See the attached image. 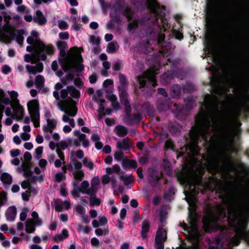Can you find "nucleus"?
<instances>
[{
	"mask_svg": "<svg viewBox=\"0 0 249 249\" xmlns=\"http://www.w3.org/2000/svg\"><path fill=\"white\" fill-rule=\"evenodd\" d=\"M6 95L2 89H0V104L10 105L13 109V118L17 121L23 120L24 109L20 104L18 99V93L15 90H8Z\"/></svg>",
	"mask_w": 249,
	"mask_h": 249,
	"instance_id": "obj_6",
	"label": "nucleus"
},
{
	"mask_svg": "<svg viewBox=\"0 0 249 249\" xmlns=\"http://www.w3.org/2000/svg\"><path fill=\"white\" fill-rule=\"evenodd\" d=\"M7 200V195L6 192L2 191L0 193V206L3 205Z\"/></svg>",
	"mask_w": 249,
	"mask_h": 249,
	"instance_id": "obj_52",
	"label": "nucleus"
},
{
	"mask_svg": "<svg viewBox=\"0 0 249 249\" xmlns=\"http://www.w3.org/2000/svg\"><path fill=\"white\" fill-rule=\"evenodd\" d=\"M78 191L79 192L87 195H93L92 192L91 191L90 187H89V182L86 180L81 182L78 188Z\"/></svg>",
	"mask_w": 249,
	"mask_h": 249,
	"instance_id": "obj_19",
	"label": "nucleus"
},
{
	"mask_svg": "<svg viewBox=\"0 0 249 249\" xmlns=\"http://www.w3.org/2000/svg\"><path fill=\"white\" fill-rule=\"evenodd\" d=\"M120 99L122 104H124L125 107V111L127 114L130 113L131 107L129 103L127 98V93L123 89H120Z\"/></svg>",
	"mask_w": 249,
	"mask_h": 249,
	"instance_id": "obj_18",
	"label": "nucleus"
},
{
	"mask_svg": "<svg viewBox=\"0 0 249 249\" xmlns=\"http://www.w3.org/2000/svg\"><path fill=\"white\" fill-rule=\"evenodd\" d=\"M120 178V179L123 181L124 184L125 185H128L129 184H131L133 181L132 176L131 175L129 176H121Z\"/></svg>",
	"mask_w": 249,
	"mask_h": 249,
	"instance_id": "obj_44",
	"label": "nucleus"
},
{
	"mask_svg": "<svg viewBox=\"0 0 249 249\" xmlns=\"http://www.w3.org/2000/svg\"><path fill=\"white\" fill-rule=\"evenodd\" d=\"M69 233L67 229H64L62 231L60 234H57L54 236L53 239L54 242L58 243L66 239L69 237Z\"/></svg>",
	"mask_w": 249,
	"mask_h": 249,
	"instance_id": "obj_23",
	"label": "nucleus"
},
{
	"mask_svg": "<svg viewBox=\"0 0 249 249\" xmlns=\"http://www.w3.org/2000/svg\"><path fill=\"white\" fill-rule=\"evenodd\" d=\"M91 140L95 143V147L98 149H100L103 147V144L100 141V136L96 133L91 135Z\"/></svg>",
	"mask_w": 249,
	"mask_h": 249,
	"instance_id": "obj_31",
	"label": "nucleus"
},
{
	"mask_svg": "<svg viewBox=\"0 0 249 249\" xmlns=\"http://www.w3.org/2000/svg\"><path fill=\"white\" fill-rule=\"evenodd\" d=\"M0 179L3 184L10 185L12 182V177L7 173H3L0 176Z\"/></svg>",
	"mask_w": 249,
	"mask_h": 249,
	"instance_id": "obj_36",
	"label": "nucleus"
},
{
	"mask_svg": "<svg viewBox=\"0 0 249 249\" xmlns=\"http://www.w3.org/2000/svg\"><path fill=\"white\" fill-rule=\"evenodd\" d=\"M33 21L40 25L45 24L47 22L44 17H34Z\"/></svg>",
	"mask_w": 249,
	"mask_h": 249,
	"instance_id": "obj_47",
	"label": "nucleus"
},
{
	"mask_svg": "<svg viewBox=\"0 0 249 249\" xmlns=\"http://www.w3.org/2000/svg\"><path fill=\"white\" fill-rule=\"evenodd\" d=\"M206 20L207 24L209 27H214L216 25V19L214 18V17H207Z\"/></svg>",
	"mask_w": 249,
	"mask_h": 249,
	"instance_id": "obj_45",
	"label": "nucleus"
},
{
	"mask_svg": "<svg viewBox=\"0 0 249 249\" xmlns=\"http://www.w3.org/2000/svg\"><path fill=\"white\" fill-rule=\"evenodd\" d=\"M100 185V179L98 176L94 177L90 181V189L93 195H96Z\"/></svg>",
	"mask_w": 249,
	"mask_h": 249,
	"instance_id": "obj_21",
	"label": "nucleus"
},
{
	"mask_svg": "<svg viewBox=\"0 0 249 249\" xmlns=\"http://www.w3.org/2000/svg\"><path fill=\"white\" fill-rule=\"evenodd\" d=\"M58 27L61 30H65L69 27L68 23L64 21H59L58 24Z\"/></svg>",
	"mask_w": 249,
	"mask_h": 249,
	"instance_id": "obj_60",
	"label": "nucleus"
},
{
	"mask_svg": "<svg viewBox=\"0 0 249 249\" xmlns=\"http://www.w3.org/2000/svg\"><path fill=\"white\" fill-rule=\"evenodd\" d=\"M101 180L102 184L105 185L109 183L110 178L108 176L105 175L102 177Z\"/></svg>",
	"mask_w": 249,
	"mask_h": 249,
	"instance_id": "obj_61",
	"label": "nucleus"
},
{
	"mask_svg": "<svg viewBox=\"0 0 249 249\" xmlns=\"http://www.w3.org/2000/svg\"><path fill=\"white\" fill-rule=\"evenodd\" d=\"M75 210L76 212L82 216L85 213H86V211L85 208L81 205H77L75 207Z\"/></svg>",
	"mask_w": 249,
	"mask_h": 249,
	"instance_id": "obj_54",
	"label": "nucleus"
},
{
	"mask_svg": "<svg viewBox=\"0 0 249 249\" xmlns=\"http://www.w3.org/2000/svg\"><path fill=\"white\" fill-rule=\"evenodd\" d=\"M36 226L32 220L28 219L25 223V231L28 233H32L36 230L35 227Z\"/></svg>",
	"mask_w": 249,
	"mask_h": 249,
	"instance_id": "obj_29",
	"label": "nucleus"
},
{
	"mask_svg": "<svg viewBox=\"0 0 249 249\" xmlns=\"http://www.w3.org/2000/svg\"><path fill=\"white\" fill-rule=\"evenodd\" d=\"M28 110L35 127H38L40 125L39 103L37 100H32L27 103Z\"/></svg>",
	"mask_w": 249,
	"mask_h": 249,
	"instance_id": "obj_10",
	"label": "nucleus"
},
{
	"mask_svg": "<svg viewBox=\"0 0 249 249\" xmlns=\"http://www.w3.org/2000/svg\"><path fill=\"white\" fill-rule=\"evenodd\" d=\"M114 131L119 137H124L128 133L127 129L123 125L116 126L114 129Z\"/></svg>",
	"mask_w": 249,
	"mask_h": 249,
	"instance_id": "obj_27",
	"label": "nucleus"
},
{
	"mask_svg": "<svg viewBox=\"0 0 249 249\" xmlns=\"http://www.w3.org/2000/svg\"><path fill=\"white\" fill-rule=\"evenodd\" d=\"M28 73L30 74L36 75L37 73L41 72L43 70V65L41 62L32 61L31 65L28 64L25 67Z\"/></svg>",
	"mask_w": 249,
	"mask_h": 249,
	"instance_id": "obj_13",
	"label": "nucleus"
},
{
	"mask_svg": "<svg viewBox=\"0 0 249 249\" xmlns=\"http://www.w3.org/2000/svg\"><path fill=\"white\" fill-rule=\"evenodd\" d=\"M75 136H77V140L80 142H82V145L86 147L89 145V141L86 138V135L84 134L81 133L79 131L75 130L73 132Z\"/></svg>",
	"mask_w": 249,
	"mask_h": 249,
	"instance_id": "obj_22",
	"label": "nucleus"
},
{
	"mask_svg": "<svg viewBox=\"0 0 249 249\" xmlns=\"http://www.w3.org/2000/svg\"><path fill=\"white\" fill-rule=\"evenodd\" d=\"M56 121L54 119H48L47 125L43 127V130L45 132L52 133L56 127Z\"/></svg>",
	"mask_w": 249,
	"mask_h": 249,
	"instance_id": "obj_25",
	"label": "nucleus"
},
{
	"mask_svg": "<svg viewBox=\"0 0 249 249\" xmlns=\"http://www.w3.org/2000/svg\"><path fill=\"white\" fill-rule=\"evenodd\" d=\"M201 182L200 176H195L191 180H189L188 184L189 185V190L186 193V198L190 206L194 207L196 202V185L199 184Z\"/></svg>",
	"mask_w": 249,
	"mask_h": 249,
	"instance_id": "obj_9",
	"label": "nucleus"
},
{
	"mask_svg": "<svg viewBox=\"0 0 249 249\" xmlns=\"http://www.w3.org/2000/svg\"><path fill=\"white\" fill-rule=\"evenodd\" d=\"M98 220L99 221L100 226H101L106 225L108 222L107 217L104 215L99 216L98 217Z\"/></svg>",
	"mask_w": 249,
	"mask_h": 249,
	"instance_id": "obj_55",
	"label": "nucleus"
},
{
	"mask_svg": "<svg viewBox=\"0 0 249 249\" xmlns=\"http://www.w3.org/2000/svg\"><path fill=\"white\" fill-rule=\"evenodd\" d=\"M68 147V143L65 141H61L57 143V149L56 150L57 154L58 152H63L62 150H65Z\"/></svg>",
	"mask_w": 249,
	"mask_h": 249,
	"instance_id": "obj_41",
	"label": "nucleus"
},
{
	"mask_svg": "<svg viewBox=\"0 0 249 249\" xmlns=\"http://www.w3.org/2000/svg\"><path fill=\"white\" fill-rule=\"evenodd\" d=\"M71 164L74 166V169L76 170H81L80 169L82 167V163L76 160H72V162L69 165V169H71Z\"/></svg>",
	"mask_w": 249,
	"mask_h": 249,
	"instance_id": "obj_46",
	"label": "nucleus"
},
{
	"mask_svg": "<svg viewBox=\"0 0 249 249\" xmlns=\"http://www.w3.org/2000/svg\"><path fill=\"white\" fill-rule=\"evenodd\" d=\"M107 99L110 101L112 103V106L115 109H117L119 108V104L117 101V97L116 95L110 94L107 96Z\"/></svg>",
	"mask_w": 249,
	"mask_h": 249,
	"instance_id": "obj_35",
	"label": "nucleus"
},
{
	"mask_svg": "<svg viewBox=\"0 0 249 249\" xmlns=\"http://www.w3.org/2000/svg\"><path fill=\"white\" fill-rule=\"evenodd\" d=\"M61 201H62L61 200H57L55 202L54 208L55 210L57 212H60L63 210V207L62 204H61Z\"/></svg>",
	"mask_w": 249,
	"mask_h": 249,
	"instance_id": "obj_53",
	"label": "nucleus"
},
{
	"mask_svg": "<svg viewBox=\"0 0 249 249\" xmlns=\"http://www.w3.org/2000/svg\"><path fill=\"white\" fill-rule=\"evenodd\" d=\"M32 217V219H29V220H32L33 223L36 225V226H40L42 224V220L39 217V215L37 212L34 211L31 213Z\"/></svg>",
	"mask_w": 249,
	"mask_h": 249,
	"instance_id": "obj_30",
	"label": "nucleus"
},
{
	"mask_svg": "<svg viewBox=\"0 0 249 249\" xmlns=\"http://www.w3.org/2000/svg\"><path fill=\"white\" fill-rule=\"evenodd\" d=\"M66 179V176L64 174L61 172L57 173L54 177V181L57 182H60L62 180Z\"/></svg>",
	"mask_w": 249,
	"mask_h": 249,
	"instance_id": "obj_50",
	"label": "nucleus"
},
{
	"mask_svg": "<svg viewBox=\"0 0 249 249\" xmlns=\"http://www.w3.org/2000/svg\"><path fill=\"white\" fill-rule=\"evenodd\" d=\"M89 41L93 45H98L100 43V38L99 37L92 36L90 37Z\"/></svg>",
	"mask_w": 249,
	"mask_h": 249,
	"instance_id": "obj_58",
	"label": "nucleus"
},
{
	"mask_svg": "<svg viewBox=\"0 0 249 249\" xmlns=\"http://www.w3.org/2000/svg\"><path fill=\"white\" fill-rule=\"evenodd\" d=\"M17 11L20 14L26 13L28 11V9L26 6L24 5H20L17 8Z\"/></svg>",
	"mask_w": 249,
	"mask_h": 249,
	"instance_id": "obj_57",
	"label": "nucleus"
},
{
	"mask_svg": "<svg viewBox=\"0 0 249 249\" xmlns=\"http://www.w3.org/2000/svg\"><path fill=\"white\" fill-rule=\"evenodd\" d=\"M249 82V70L244 71L238 75L237 80L231 84V87L234 89L235 90L239 89L243 82Z\"/></svg>",
	"mask_w": 249,
	"mask_h": 249,
	"instance_id": "obj_12",
	"label": "nucleus"
},
{
	"mask_svg": "<svg viewBox=\"0 0 249 249\" xmlns=\"http://www.w3.org/2000/svg\"><path fill=\"white\" fill-rule=\"evenodd\" d=\"M166 239V231L162 227H159L157 232L155 242L157 244H162Z\"/></svg>",
	"mask_w": 249,
	"mask_h": 249,
	"instance_id": "obj_16",
	"label": "nucleus"
},
{
	"mask_svg": "<svg viewBox=\"0 0 249 249\" xmlns=\"http://www.w3.org/2000/svg\"><path fill=\"white\" fill-rule=\"evenodd\" d=\"M45 82L44 77L41 75H37L35 78V84L36 88L41 89Z\"/></svg>",
	"mask_w": 249,
	"mask_h": 249,
	"instance_id": "obj_33",
	"label": "nucleus"
},
{
	"mask_svg": "<svg viewBox=\"0 0 249 249\" xmlns=\"http://www.w3.org/2000/svg\"><path fill=\"white\" fill-rule=\"evenodd\" d=\"M30 181L29 180H24L21 182V186L23 189H29L30 187Z\"/></svg>",
	"mask_w": 249,
	"mask_h": 249,
	"instance_id": "obj_64",
	"label": "nucleus"
},
{
	"mask_svg": "<svg viewBox=\"0 0 249 249\" xmlns=\"http://www.w3.org/2000/svg\"><path fill=\"white\" fill-rule=\"evenodd\" d=\"M82 162L84 166L89 168V170H91L94 168V165L93 162L87 157L84 158Z\"/></svg>",
	"mask_w": 249,
	"mask_h": 249,
	"instance_id": "obj_42",
	"label": "nucleus"
},
{
	"mask_svg": "<svg viewBox=\"0 0 249 249\" xmlns=\"http://www.w3.org/2000/svg\"><path fill=\"white\" fill-rule=\"evenodd\" d=\"M190 224L191 226L189 230L190 234L193 235L195 238L197 237L198 236V233L195 217L192 218Z\"/></svg>",
	"mask_w": 249,
	"mask_h": 249,
	"instance_id": "obj_24",
	"label": "nucleus"
},
{
	"mask_svg": "<svg viewBox=\"0 0 249 249\" xmlns=\"http://www.w3.org/2000/svg\"><path fill=\"white\" fill-rule=\"evenodd\" d=\"M204 102L206 110H202L198 114L196 119L195 126L190 132L191 142L189 148L191 155L195 156L198 154V139L201 136L206 141V136L210 134L211 127L213 132V136L211 138L212 143L214 137L219 135L227 151L236 152L234 147V137L238 134L239 130L238 127L241 124L235 120L233 126H231L225 122H220L221 110L218 106L220 102L216 96L206 95Z\"/></svg>",
	"mask_w": 249,
	"mask_h": 249,
	"instance_id": "obj_1",
	"label": "nucleus"
},
{
	"mask_svg": "<svg viewBox=\"0 0 249 249\" xmlns=\"http://www.w3.org/2000/svg\"><path fill=\"white\" fill-rule=\"evenodd\" d=\"M38 33L32 31L31 36L27 39L30 46H27L26 50L29 52H33L32 56L37 60L44 61L46 55H52L54 52V48L52 44H45L39 38Z\"/></svg>",
	"mask_w": 249,
	"mask_h": 249,
	"instance_id": "obj_5",
	"label": "nucleus"
},
{
	"mask_svg": "<svg viewBox=\"0 0 249 249\" xmlns=\"http://www.w3.org/2000/svg\"><path fill=\"white\" fill-rule=\"evenodd\" d=\"M82 61L80 49L76 47L71 48L66 57L63 58L61 62L63 70L65 72H71L61 78V82L64 85H67L73 80L74 76V72H79L83 70Z\"/></svg>",
	"mask_w": 249,
	"mask_h": 249,
	"instance_id": "obj_4",
	"label": "nucleus"
},
{
	"mask_svg": "<svg viewBox=\"0 0 249 249\" xmlns=\"http://www.w3.org/2000/svg\"><path fill=\"white\" fill-rule=\"evenodd\" d=\"M119 49V45L117 42H112L108 44L107 47V52L109 53H114Z\"/></svg>",
	"mask_w": 249,
	"mask_h": 249,
	"instance_id": "obj_38",
	"label": "nucleus"
},
{
	"mask_svg": "<svg viewBox=\"0 0 249 249\" xmlns=\"http://www.w3.org/2000/svg\"><path fill=\"white\" fill-rule=\"evenodd\" d=\"M223 203L228 209L229 223L235 228V234L231 239V244L238 246L243 238L249 244V233L242 223L243 220L249 217V194L243 206L240 205L239 195L235 193L227 195Z\"/></svg>",
	"mask_w": 249,
	"mask_h": 249,
	"instance_id": "obj_2",
	"label": "nucleus"
},
{
	"mask_svg": "<svg viewBox=\"0 0 249 249\" xmlns=\"http://www.w3.org/2000/svg\"><path fill=\"white\" fill-rule=\"evenodd\" d=\"M218 218L217 215L213 214L212 213H208L204 216L203 218V227L204 230L208 232L211 229V224L214 223Z\"/></svg>",
	"mask_w": 249,
	"mask_h": 249,
	"instance_id": "obj_14",
	"label": "nucleus"
},
{
	"mask_svg": "<svg viewBox=\"0 0 249 249\" xmlns=\"http://www.w3.org/2000/svg\"><path fill=\"white\" fill-rule=\"evenodd\" d=\"M131 17H127V18H128L129 20H130V22L128 25V29L129 31H131L134 29L135 27H137L138 25V22L135 20L130 21V20H131Z\"/></svg>",
	"mask_w": 249,
	"mask_h": 249,
	"instance_id": "obj_51",
	"label": "nucleus"
},
{
	"mask_svg": "<svg viewBox=\"0 0 249 249\" xmlns=\"http://www.w3.org/2000/svg\"><path fill=\"white\" fill-rule=\"evenodd\" d=\"M28 212L29 211L25 209L20 213V219L21 221H24L26 219Z\"/></svg>",
	"mask_w": 249,
	"mask_h": 249,
	"instance_id": "obj_62",
	"label": "nucleus"
},
{
	"mask_svg": "<svg viewBox=\"0 0 249 249\" xmlns=\"http://www.w3.org/2000/svg\"><path fill=\"white\" fill-rule=\"evenodd\" d=\"M91 231L90 228L88 226H83L81 224H78V231L83 232L85 233H89Z\"/></svg>",
	"mask_w": 249,
	"mask_h": 249,
	"instance_id": "obj_48",
	"label": "nucleus"
},
{
	"mask_svg": "<svg viewBox=\"0 0 249 249\" xmlns=\"http://www.w3.org/2000/svg\"><path fill=\"white\" fill-rule=\"evenodd\" d=\"M72 176L75 180L81 181L85 177V173L83 170H75L72 172Z\"/></svg>",
	"mask_w": 249,
	"mask_h": 249,
	"instance_id": "obj_37",
	"label": "nucleus"
},
{
	"mask_svg": "<svg viewBox=\"0 0 249 249\" xmlns=\"http://www.w3.org/2000/svg\"><path fill=\"white\" fill-rule=\"evenodd\" d=\"M214 146L213 151L209 153L206 158L205 165L209 172L215 174L227 168L228 159L221 151L217 149L216 145Z\"/></svg>",
	"mask_w": 249,
	"mask_h": 249,
	"instance_id": "obj_7",
	"label": "nucleus"
},
{
	"mask_svg": "<svg viewBox=\"0 0 249 249\" xmlns=\"http://www.w3.org/2000/svg\"><path fill=\"white\" fill-rule=\"evenodd\" d=\"M29 166L28 163H23L22 164V168L24 171L23 175L25 177H30L32 175V172L29 169Z\"/></svg>",
	"mask_w": 249,
	"mask_h": 249,
	"instance_id": "obj_43",
	"label": "nucleus"
},
{
	"mask_svg": "<svg viewBox=\"0 0 249 249\" xmlns=\"http://www.w3.org/2000/svg\"><path fill=\"white\" fill-rule=\"evenodd\" d=\"M17 214L16 208L15 207H10L7 210L6 215L7 219L10 221L15 219Z\"/></svg>",
	"mask_w": 249,
	"mask_h": 249,
	"instance_id": "obj_28",
	"label": "nucleus"
},
{
	"mask_svg": "<svg viewBox=\"0 0 249 249\" xmlns=\"http://www.w3.org/2000/svg\"><path fill=\"white\" fill-rule=\"evenodd\" d=\"M157 73L153 69L151 68L146 71L144 75L142 76L138 77V81L141 87H143L145 85V79H147L151 83L152 86L155 87L156 85L155 80V74Z\"/></svg>",
	"mask_w": 249,
	"mask_h": 249,
	"instance_id": "obj_11",
	"label": "nucleus"
},
{
	"mask_svg": "<svg viewBox=\"0 0 249 249\" xmlns=\"http://www.w3.org/2000/svg\"><path fill=\"white\" fill-rule=\"evenodd\" d=\"M77 103L71 98L59 100L57 103L58 108L65 112L62 118V121L65 123H68L72 128L75 127V122L72 117L77 114Z\"/></svg>",
	"mask_w": 249,
	"mask_h": 249,
	"instance_id": "obj_8",
	"label": "nucleus"
},
{
	"mask_svg": "<svg viewBox=\"0 0 249 249\" xmlns=\"http://www.w3.org/2000/svg\"><path fill=\"white\" fill-rule=\"evenodd\" d=\"M206 12L208 16L216 13L217 8V2L216 0H207Z\"/></svg>",
	"mask_w": 249,
	"mask_h": 249,
	"instance_id": "obj_17",
	"label": "nucleus"
},
{
	"mask_svg": "<svg viewBox=\"0 0 249 249\" xmlns=\"http://www.w3.org/2000/svg\"><path fill=\"white\" fill-rule=\"evenodd\" d=\"M1 71L3 73L7 74L11 71L12 69L9 66L4 65L2 67Z\"/></svg>",
	"mask_w": 249,
	"mask_h": 249,
	"instance_id": "obj_59",
	"label": "nucleus"
},
{
	"mask_svg": "<svg viewBox=\"0 0 249 249\" xmlns=\"http://www.w3.org/2000/svg\"><path fill=\"white\" fill-rule=\"evenodd\" d=\"M21 23L19 17H0V41L8 44L16 37L18 43L21 44L24 31L22 29L16 30Z\"/></svg>",
	"mask_w": 249,
	"mask_h": 249,
	"instance_id": "obj_3",
	"label": "nucleus"
},
{
	"mask_svg": "<svg viewBox=\"0 0 249 249\" xmlns=\"http://www.w3.org/2000/svg\"><path fill=\"white\" fill-rule=\"evenodd\" d=\"M148 8L153 13L156 12L158 7V3L156 0H147Z\"/></svg>",
	"mask_w": 249,
	"mask_h": 249,
	"instance_id": "obj_40",
	"label": "nucleus"
},
{
	"mask_svg": "<svg viewBox=\"0 0 249 249\" xmlns=\"http://www.w3.org/2000/svg\"><path fill=\"white\" fill-rule=\"evenodd\" d=\"M89 201L90 206L93 207L94 206H99L101 204V200L96 197L95 195H89Z\"/></svg>",
	"mask_w": 249,
	"mask_h": 249,
	"instance_id": "obj_39",
	"label": "nucleus"
},
{
	"mask_svg": "<svg viewBox=\"0 0 249 249\" xmlns=\"http://www.w3.org/2000/svg\"><path fill=\"white\" fill-rule=\"evenodd\" d=\"M93 100L96 102L100 103L99 110L100 112L104 111L105 107L103 104L105 101L103 99V93L100 90L95 91L92 97Z\"/></svg>",
	"mask_w": 249,
	"mask_h": 249,
	"instance_id": "obj_15",
	"label": "nucleus"
},
{
	"mask_svg": "<svg viewBox=\"0 0 249 249\" xmlns=\"http://www.w3.org/2000/svg\"><path fill=\"white\" fill-rule=\"evenodd\" d=\"M133 145V142L128 138L124 139L121 141H118L117 142V147L124 150L128 149Z\"/></svg>",
	"mask_w": 249,
	"mask_h": 249,
	"instance_id": "obj_20",
	"label": "nucleus"
},
{
	"mask_svg": "<svg viewBox=\"0 0 249 249\" xmlns=\"http://www.w3.org/2000/svg\"><path fill=\"white\" fill-rule=\"evenodd\" d=\"M213 90L215 93L219 95H221L227 92L226 88L222 87L221 86H219L217 88H215Z\"/></svg>",
	"mask_w": 249,
	"mask_h": 249,
	"instance_id": "obj_56",
	"label": "nucleus"
},
{
	"mask_svg": "<svg viewBox=\"0 0 249 249\" xmlns=\"http://www.w3.org/2000/svg\"><path fill=\"white\" fill-rule=\"evenodd\" d=\"M108 228H97L95 230V232L97 236H103L107 234L108 233Z\"/></svg>",
	"mask_w": 249,
	"mask_h": 249,
	"instance_id": "obj_49",
	"label": "nucleus"
},
{
	"mask_svg": "<svg viewBox=\"0 0 249 249\" xmlns=\"http://www.w3.org/2000/svg\"><path fill=\"white\" fill-rule=\"evenodd\" d=\"M149 227L150 224L148 221L145 220L142 222L141 235L143 239L146 238L147 233L149 231Z\"/></svg>",
	"mask_w": 249,
	"mask_h": 249,
	"instance_id": "obj_32",
	"label": "nucleus"
},
{
	"mask_svg": "<svg viewBox=\"0 0 249 249\" xmlns=\"http://www.w3.org/2000/svg\"><path fill=\"white\" fill-rule=\"evenodd\" d=\"M69 94L74 99H78L80 97V92L73 86H68L67 88Z\"/></svg>",
	"mask_w": 249,
	"mask_h": 249,
	"instance_id": "obj_26",
	"label": "nucleus"
},
{
	"mask_svg": "<svg viewBox=\"0 0 249 249\" xmlns=\"http://www.w3.org/2000/svg\"><path fill=\"white\" fill-rule=\"evenodd\" d=\"M57 155L60 159L56 160L54 162V164L56 167L59 168L62 164H64L65 163V156L63 152H58Z\"/></svg>",
	"mask_w": 249,
	"mask_h": 249,
	"instance_id": "obj_34",
	"label": "nucleus"
},
{
	"mask_svg": "<svg viewBox=\"0 0 249 249\" xmlns=\"http://www.w3.org/2000/svg\"><path fill=\"white\" fill-rule=\"evenodd\" d=\"M56 45L57 48L60 50H63L66 48L67 44L66 42L62 41H59L57 42Z\"/></svg>",
	"mask_w": 249,
	"mask_h": 249,
	"instance_id": "obj_63",
	"label": "nucleus"
}]
</instances>
